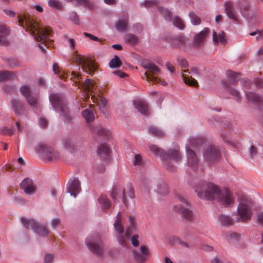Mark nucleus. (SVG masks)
Returning a JSON list of instances; mask_svg holds the SVG:
<instances>
[{
  "instance_id": "obj_53",
  "label": "nucleus",
  "mask_w": 263,
  "mask_h": 263,
  "mask_svg": "<svg viewBox=\"0 0 263 263\" xmlns=\"http://www.w3.org/2000/svg\"><path fill=\"white\" fill-rule=\"evenodd\" d=\"M138 238H139V236L137 234L134 235L131 237V239H130L131 240V242H132V244L134 247H137L139 245V240H138Z\"/></svg>"
},
{
  "instance_id": "obj_27",
  "label": "nucleus",
  "mask_w": 263,
  "mask_h": 263,
  "mask_svg": "<svg viewBox=\"0 0 263 263\" xmlns=\"http://www.w3.org/2000/svg\"><path fill=\"white\" fill-rule=\"evenodd\" d=\"M91 99L94 103H96L101 109H104L106 107L107 103L106 99L103 97L99 96L98 98L95 95H92Z\"/></svg>"
},
{
  "instance_id": "obj_50",
  "label": "nucleus",
  "mask_w": 263,
  "mask_h": 263,
  "mask_svg": "<svg viewBox=\"0 0 263 263\" xmlns=\"http://www.w3.org/2000/svg\"><path fill=\"white\" fill-rule=\"evenodd\" d=\"M159 10L166 20H169L170 21L172 20V13L167 9L161 7L159 8Z\"/></svg>"
},
{
  "instance_id": "obj_17",
  "label": "nucleus",
  "mask_w": 263,
  "mask_h": 263,
  "mask_svg": "<svg viewBox=\"0 0 263 263\" xmlns=\"http://www.w3.org/2000/svg\"><path fill=\"white\" fill-rule=\"evenodd\" d=\"M10 104L15 115L17 116H22L25 115L26 109L22 100L17 98H14L11 100Z\"/></svg>"
},
{
  "instance_id": "obj_48",
  "label": "nucleus",
  "mask_w": 263,
  "mask_h": 263,
  "mask_svg": "<svg viewBox=\"0 0 263 263\" xmlns=\"http://www.w3.org/2000/svg\"><path fill=\"white\" fill-rule=\"evenodd\" d=\"M20 91L25 98L31 95V91L30 87L27 85H23L20 88Z\"/></svg>"
},
{
  "instance_id": "obj_37",
  "label": "nucleus",
  "mask_w": 263,
  "mask_h": 263,
  "mask_svg": "<svg viewBox=\"0 0 263 263\" xmlns=\"http://www.w3.org/2000/svg\"><path fill=\"white\" fill-rule=\"evenodd\" d=\"M149 132L151 134L158 137H162L165 135L164 132L161 129L155 126L149 127Z\"/></svg>"
},
{
  "instance_id": "obj_1",
  "label": "nucleus",
  "mask_w": 263,
  "mask_h": 263,
  "mask_svg": "<svg viewBox=\"0 0 263 263\" xmlns=\"http://www.w3.org/2000/svg\"><path fill=\"white\" fill-rule=\"evenodd\" d=\"M17 18L18 25L33 35L37 42H41L38 46L43 52L45 53L46 49L43 45L49 48L53 43V41L49 39L50 30L48 28L41 27L37 22L28 15L20 14Z\"/></svg>"
},
{
  "instance_id": "obj_15",
  "label": "nucleus",
  "mask_w": 263,
  "mask_h": 263,
  "mask_svg": "<svg viewBox=\"0 0 263 263\" xmlns=\"http://www.w3.org/2000/svg\"><path fill=\"white\" fill-rule=\"evenodd\" d=\"M23 226L27 229L30 228L33 230L39 235L43 236H47L48 231L44 226H41L36 223L33 219H27L22 218L21 219Z\"/></svg>"
},
{
  "instance_id": "obj_36",
  "label": "nucleus",
  "mask_w": 263,
  "mask_h": 263,
  "mask_svg": "<svg viewBox=\"0 0 263 263\" xmlns=\"http://www.w3.org/2000/svg\"><path fill=\"white\" fill-rule=\"evenodd\" d=\"M226 74L229 78V82L231 84L234 85L239 79V74L236 73L231 70H227Z\"/></svg>"
},
{
  "instance_id": "obj_41",
  "label": "nucleus",
  "mask_w": 263,
  "mask_h": 263,
  "mask_svg": "<svg viewBox=\"0 0 263 263\" xmlns=\"http://www.w3.org/2000/svg\"><path fill=\"white\" fill-rule=\"evenodd\" d=\"M122 62L117 55H115L114 58L112 59L109 62V65L110 67L115 68L120 67L121 65Z\"/></svg>"
},
{
  "instance_id": "obj_20",
  "label": "nucleus",
  "mask_w": 263,
  "mask_h": 263,
  "mask_svg": "<svg viewBox=\"0 0 263 263\" xmlns=\"http://www.w3.org/2000/svg\"><path fill=\"white\" fill-rule=\"evenodd\" d=\"M81 190L80 182L78 178H74L69 184L68 191L71 195L76 197Z\"/></svg>"
},
{
  "instance_id": "obj_29",
  "label": "nucleus",
  "mask_w": 263,
  "mask_h": 263,
  "mask_svg": "<svg viewBox=\"0 0 263 263\" xmlns=\"http://www.w3.org/2000/svg\"><path fill=\"white\" fill-rule=\"evenodd\" d=\"M246 96L249 101L254 104H260L262 102L260 97L253 92H246Z\"/></svg>"
},
{
  "instance_id": "obj_60",
  "label": "nucleus",
  "mask_w": 263,
  "mask_h": 263,
  "mask_svg": "<svg viewBox=\"0 0 263 263\" xmlns=\"http://www.w3.org/2000/svg\"><path fill=\"white\" fill-rule=\"evenodd\" d=\"M61 224V220L59 218H55L52 221L51 226L53 228H55L59 226H60Z\"/></svg>"
},
{
  "instance_id": "obj_59",
  "label": "nucleus",
  "mask_w": 263,
  "mask_h": 263,
  "mask_svg": "<svg viewBox=\"0 0 263 263\" xmlns=\"http://www.w3.org/2000/svg\"><path fill=\"white\" fill-rule=\"evenodd\" d=\"M142 162V159L140 155H136L135 156L134 163L135 165H141Z\"/></svg>"
},
{
  "instance_id": "obj_44",
  "label": "nucleus",
  "mask_w": 263,
  "mask_h": 263,
  "mask_svg": "<svg viewBox=\"0 0 263 263\" xmlns=\"http://www.w3.org/2000/svg\"><path fill=\"white\" fill-rule=\"evenodd\" d=\"M53 70L55 74H58L59 77L62 79L65 80V79L67 77V74L62 72L61 73L60 67H59L57 63H54L53 65Z\"/></svg>"
},
{
  "instance_id": "obj_5",
  "label": "nucleus",
  "mask_w": 263,
  "mask_h": 263,
  "mask_svg": "<svg viewBox=\"0 0 263 263\" xmlns=\"http://www.w3.org/2000/svg\"><path fill=\"white\" fill-rule=\"evenodd\" d=\"M49 101L54 110L60 113L63 120L69 121L71 116L64 97L59 93H52L49 95Z\"/></svg>"
},
{
  "instance_id": "obj_46",
  "label": "nucleus",
  "mask_w": 263,
  "mask_h": 263,
  "mask_svg": "<svg viewBox=\"0 0 263 263\" xmlns=\"http://www.w3.org/2000/svg\"><path fill=\"white\" fill-rule=\"evenodd\" d=\"M173 23L174 26L178 27L179 29H182L184 27V25L182 21L177 16H175L173 17Z\"/></svg>"
},
{
  "instance_id": "obj_30",
  "label": "nucleus",
  "mask_w": 263,
  "mask_h": 263,
  "mask_svg": "<svg viewBox=\"0 0 263 263\" xmlns=\"http://www.w3.org/2000/svg\"><path fill=\"white\" fill-rule=\"evenodd\" d=\"M110 151L109 147L106 144H101L98 147V153L103 159H106Z\"/></svg>"
},
{
  "instance_id": "obj_9",
  "label": "nucleus",
  "mask_w": 263,
  "mask_h": 263,
  "mask_svg": "<svg viewBox=\"0 0 263 263\" xmlns=\"http://www.w3.org/2000/svg\"><path fill=\"white\" fill-rule=\"evenodd\" d=\"M176 197L183 205H175V211L181 215L183 219L189 221H193L194 215L191 210V206L189 202L180 194H177Z\"/></svg>"
},
{
  "instance_id": "obj_52",
  "label": "nucleus",
  "mask_w": 263,
  "mask_h": 263,
  "mask_svg": "<svg viewBox=\"0 0 263 263\" xmlns=\"http://www.w3.org/2000/svg\"><path fill=\"white\" fill-rule=\"evenodd\" d=\"M78 6H89L90 5L89 0H74Z\"/></svg>"
},
{
  "instance_id": "obj_14",
  "label": "nucleus",
  "mask_w": 263,
  "mask_h": 263,
  "mask_svg": "<svg viewBox=\"0 0 263 263\" xmlns=\"http://www.w3.org/2000/svg\"><path fill=\"white\" fill-rule=\"evenodd\" d=\"M252 202L250 200H242L238 206L237 212L242 221L249 220L252 215Z\"/></svg>"
},
{
  "instance_id": "obj_2",
  "label": "nucleus",
  "mask_w": 263,
  "mask_h": 263,
  "mask_svg": "<svg viewBox=\"0 0 263 263\" xmlns=\"http://www.w3.org/2000/svg\"><path fill=\"white\" fill-rule=\"evenodd\" d=\"M198 196L206 200H217L224 205L232 204L234 198L232 193L227 189L220 190L216 185L212 183H208L201 192L198 193Z\"/></svg>"
},
{
  "instance_id": "obj_61",
  "label": "nucleus",
  "mask_w": 263,
  "mask_h": 263,
  "mask_svg": "<svg viewBox=\"0 0 263 263\" xmlns=\"http://www.w3.org/2000/svg\"><path fill=\"white\" fill-rule=\"evenodd\" d=\"M176 40L180 43L179 45H182L185 43V37L183 36L178 35L176 36Z\"/></svg>"
},
{
  "instance_id": "obj_47",
  "label": "nucleus",
  "mask_w": 263,
  "mask_h": 263,
  "mask_svg": "<svg viewBox=\"0 0 263 263\" xmlns=\"http://www.w3.org/2000/svg\"><path fill=\"white\" fill-rule=\"evenodd\" d=\"M223 235L226 238L231 240H237L239 238V235L237 233L231 231L225 232L223 233Z\"/></svg>"
},
{
  "instance_id": "obj_18",
  "label": "nucleus",
  "mask_w": 263,
  "mask_h": 263,
  "mask_svg": "<svg viewBox=\"0 0 263 263\" xmlns=\"http://www.w3.org/2000/svg\"><path fill=\"white\" fill-rule=\"evenodd\" d=\"M149 255L148 248L145 246H142L140 248V251H133V255L135 259L138 263H143L147 257Z\"/></svg>"
},
{
  "instance_id": "obj_43",
  "label": "nucleus",
  "mask_w": 263,
  "mask_h": 263,
  "mask_svg": "<svg viewBox=\"0 0 263 263\" xmlns=\"http://www.w3.org/2000/svg\"><path fill=\"white\" fill-rule=\"evenodd\" d=\"M189 16L193 25H198L201 23V19L194 12H190Z\"/></svg>"
},
{
  "instance_id": "obj_4",
  "label": "nucleus",
  "mask_w": 263,
  "mask_h": 263,
  "mask_svg": "<svg viewBox=\"0 0 263 263\" xmlns=\"http://www.w3.org/2000/svg\"><path fill=\"white\" fill-rule=\"evenodd\" d=\"M149 149L156 155H159L162 157V161L166 168L172 172L174 170V165L172 162L173 160L178 162L181 159V156L179 152V146L176 144L174 148L170 149L167 153L164 152L163 150L159 149L156 145H151L149 146Z\"/></svg>"
},
{
  "instance_id": "obj_38",
  "label": "nucleus",
  "mask_w": 263,
  "mask_h": 263,
  "mask_svg": "<svg viewBox=\"0 0 263 263\" xmlns=\"http://www.w3.org/2000/svg\"><path fill=\"white\" fill-rule=\"evenodd\" d=\"M14 76V74L12 72L8 71H0V82L10 80Z\"/></svg>"
},
{
  "instance_id": "obj_10",
  "label": "nucleus",
  "mask_w": 263,
  "mask_h": 263,
  "mask_svg": "<svg viewBox=\"0 0 263 263\" xmlns=\"http://www.w3.org/2000/svg\"><path fill=\"white\" fill-rule=\"evenodd\" d=\"M72 78H76L78 82H76L78 85V87L80 88L84 89L85 91V95L84 96V100L85 101L89 99V93H92L94 92L95 90L97 88L95 82L90 79H86L84 82L82 80V78L80 77L79 74H78L76 72H72L71 73Z\"/></svg>"
},
{
  "instance_id": "obj_12",
  "label": "nucleus",
  "mask_w": 263,
  "mask_h": 263,
  "mask_svg": "<svg viewBox=\"0 0 263 263\" xmlns=\"http://www.w3.org/2000/svg\"><path fill=\"white\" fill-rule=\"evenodd\" d=\"M36 151L45 161L56 160L60 157L58 151L45 144H39L36 147Z\"/></svg>"
},
{
  "instance_id": "obj_23",
  "label": "nucleus",
  "mask_w": 263,
  "mask_h": 263,
  "mask_svg": "<svg viewBox=\"0 0 263 263\" xmlns=\"http://www.w3.org/2000/svg\"><path fill=\"white\" fill-rule=\"evenodd\" d=\"M225 11L228 16L235 22H238L237 16L235 13L233 4L230 2L224 4Z\"/></svg>"
},
{
  "instance_id": "obj_28",
  "label": "nucleus",
  "mask_w": 263,
  "mask_h": 263,
  "mask_svg": "<svg viewBox=\"0 0 263 263\" xmlns=\"http://www.w3.org/2000/svg\"><path fill=\"white\" fill-rule=\"evenodd\" d=\"M213 41L215 44L218 42H220L221 44H225L226 42L225 33L223 31H221L217 34L216 32H213Z\"/></svg>"
},
{
  "instance_id": "obj_39",
  "label": "nucleus",
  "mask_w": 263,
  "mask_h": 263,
  "mask_svg": "<svg viewBox=\"0 0 263 263\" xmlns=\"http://www.w3.org/2000/svg\"><path fill=\"white\" fill-rule=\"evenodd\" d=\"M231 127L228 125L227 127H224V129H222V132L221 133V137L223 140L227 143H230V140L229 139V135L230 134V129Z\"/></svg>"
},
{
  "instance_id": "obj_57",
  "label": "nucleus",
  "mask_w": 263,
  "mask_h": 263,
  "mask_svg": "<svg viewBox=\"0 0 263 263\" xmlns=\"http://www.w3.org/2000/svg\"><path fill=\"white\" fill-rule=\"evenodd\" d=\"M254 83L258 88L263 87V79L260 78H256L254 79Z\"/></svg>"
},
{
  "instance_id": "obj_22",
  "label": "nucleus",
  "mask_w": 263,
  "mask_h": 263,
  "mask_svg": "<svg viewBox=\"0 0 263 263\" xmlns=\"http://www.w3.org/2000/svg\"><path fill=\"white\" fill-rule=\"evenodd\" d=\"M209 33V29L205 28L198 34H196L194 40L195 45L197 46L202 45Z\"/></svg>"
},
{
  "instance_id": "obj_45",
  "label": "nucleus",
  "mask_w": 263,
  "mask_h": 263,
  "mask_svg": "<svg viewBox=\"0 0 263 263\" xmlns=\"http://www.w3.org/2000/svg\"><path fill=\"white\" fill-rule=\"evenodd\" d=\"M48 4L50 7L55 9L61 10L63 7L61 3L58 0H49Z\"/></svg>"
},
{
  "instance_id": "obj_64",
  "label": "nucleus",
  "mask_w": 263,
  "mask_h": 263,
  "mask_svg": "<svg viewBox=\"0 0 263 263\" xmlns=\"http://www.w3.org/2000/svg\"><path fill=\"white\" fill-rule=\"evenodd\" d=\"M156 4L157 1H145L144 2V5L145 7H149Z\"/></svg>"
},
{
  "instance_id": "obj_33",
  "label": "nucleus",
  "mask_w": 263,
  "mask_h": 263,
  "mask_svg": "<svg viewBox=\"0 0 263 263\" xmlns=\"http://www.w3.org/2000/svg\"><path fill=\"white\" fill-rule=\"evenodd\" d=\"M99 203L101 204L103 210L108 209L111 205L110 200L105 196L102 195L98 199Z\"/></svg>"
},
{
  "instance_id": "obj_3",
  "label": "nucleus",
  "mask_w": 263,
  "mask_h": 263,
  "mask_svg": "<svg viewBox=\"0 0 263 263\" xmlns=\"http://www.w3.org/2000/svg\"><path fill=\"white\" fill-rule=\"evenodd\" d=\"M129 226L127 228L125 233H124V228L122 226V219L120 212L117 215V219L114 223V227L116 231V238L119 243L124 247H127L129 245V238L132 234V231L136 229V218L134 216H128Z\"/></svg>"
},
{
  "instance_id": "obj_19",
  "label": "nucleus",
  "mask_w": 263,
  "mask_h": 263,
  "mask_svg": "<svg viewBox=\"0 0 263 263\" xmlns=\"http://www.w3.org/2000/svg\"><path fill=\"white\" fill-rule=\"evenodd\" d=\"M20 187L27 194L31 195L36 191V187L32 180L28 178L24 179L20 184Z\"/></svg>"
},
{
  "instance_id": "obj_7",
  "label": "nucleus",
  "mask_w": 263,
  "mask_h": 263,
  "mask_svg": "<svg viewBox=\"0 0 263 263\" xmlns=\"http://www.w3.org/2000/svg\"><path fill=\"white\" fill-rule=\"evenodd\" d=\"M141 64L143 67L147 69V70L144 73V78L149 83H160L164 86L167 84V83L165 81H162L156 77V76L160 73V70L155 64L148 61H143Z\"/></svg>"
},
{
  "instance_id": "obj_58",
  "label": "nucleus",
  "mask_w": 263,
  "mask_h": 263,
  "mask_svg": "<svg viewBox=\"0 0 263 263\" xmlns=\"http://www.w3.org/2000/svg\"><path fill=\"white\" fill-rule=\"evenodd\" d=\"M120 190L118 188L115 187L113 189L111 193V197L114 199H116L118 196L120 194Z\"/></svg>"
},
{
  "instance_id": "obj_11",
  "label": "nucleus",
  "mask_w": 263,
  "mask_h": 263,
  "mask_svg": "<svg viewBox=\"0 0 263 263\" xmlns=\"http://www.w3.org/2000/svg\"><path fill=\"white\" fill-rule=\"evenodd\" d=\"M74 62L81 65L82 70L90 74H92L97 69V65L91 58L80 54H76L73 57Z\"/></svg>"
},
{
  "instance_id": "obj_6",
  "label": "nucleus",
  "mask_w": 263,
  "mask_h": 263,
  "mask_svg": "<svg viewBox=\"0 0 263 263\" xmlns=\"http://www.w3.org/2000/svg\"><path fill=\"white\" fill-rule=\"evenodd\" d=\"M202 143V140L200 138H196L191 139L189 145L186 146L187 165L195 172L198 168V159L195 153L190 148V147H198L201 145Z\"/></svg>"
},
{
  "instance_id": "obj_24",
  "label": "nucleus",
  "mask_w": 263,
  "mask_h": 263,
  "mask_svg": "<svg viewBox=\"0 0 263 263\" xmlns=\"http://www.w3.org/2000/svg\"><path fill=\"white\" fill-rule=\"evenodd\" d=\"M9 33V29L5 24H0V44L7 45L8 40L6 36Z\"/></svg>"
},
{
  "instance_id": "obj_51",
  "label": "nucleus",
  "mask_w": 263,
  "mask_h": 263,
  "mask_svg": "<svg viewBox=\"0 0 263 263\" xmlns=\"http://www.w3.org/2000/svg\"><path fill=\"white\" fill-rule=\"evenodd\" d=\"M0 132L2 134L5 135L8 134L12 136L14 134V130L12 129H9L7 127H3L0 129Z\"/></svg>"
},
{
  "instance_id": "obj_54",
  "label": "nucleus",
  "mask_w": 263,
  "mask_h": 263,
  "mask_svg": "<svg viewBox=\"0 0 263 263\" xmlns=\"http://www.w3.org/2000/svg\"><path fill=\"white\" fill-rule=\"evenodd\" d=\"M84 35L87 37H89L91 40H93V41H97V42H101L103 41V40L99 39L98 37L95 36H94L91 34H89L88 33H87V32H84Z\"/></svg>"
},
{
  "instance_id": "obj_21",
  "label": "nucleus",
  "mask_w": 263,
  "mask_h": 263,
  "mask_svg": "<svg viewBox=\"0 0 263 263\" xmlns=\"http://www.w3.org/2000/svg\"><path fill=\"white\" fill-rule=\"evenodd\" d=\"M127 197L130 199H133L135 197L134 189L130 184H128L122 192L123 202L126 206L127 205Z\"/></svg>"
},
{
  "instance_id": "obj_62",
  "label": "nucleus",
  "mask_w": 263,
  "mask_h": 263,
  "mask_svg": "<svg viewBox=\"0 0 263 263\" xmlns=\"http://www.w3.org/2000/svg\"><path fill=\"white\" fill-rule=\"evenodd\" d=\"M257 221L258 223L263 224V212L257 214Z\"/></svg>"
},
{
  "instance_id": "obj_16",
  "label": "nucleus",
  "mask_w": 263,
  "mask_h": 263,
  "mask_svg": "<svg viewBox=\"0 0 263 263\" xmlns=\"http://www.w3.org/2000/svg\"><path fill=\"white\" fill-rule=\"evenodd\" d=\"M221 156L219 148L215 146L211 145L205 150L203 154L204 159L209 162H215L219 160Z\"/></svg>"
},
{
  "instance_id": "obj_26",
  "label": "nucleus",
  "mask_w": 263,
  "mask_h": 263,
  "mask_svg": "<svg viewBox=\"0 0 263 263\" xmlns=\"http://www.w3.org/2000/svg\"><path fill=\"white\" fill-rule=\"evenodd\" d=\"M136 108L142 114L147 115L148 107L147 103L143 100H137L134 102Z\"/></svg>"
},
{
  "instance_id": "obj_35",
  "label": "nucleus",
  "mask_w": 263,
  "mask_h": 263,
  "mask_svg": "<svg viewBox=\"0 0 263 263\" xmlns=\"http://www.w3.org/2000/svg\"><path fill=\"white\" fill-rule=\"evenodd\" d=\"M223 86L229 91L230 94L235 97L237 101H239L240 95L238 91L232 88L227 82L223 83Z\"/></svg>"
},
{
  "instance_id": "obj_63",
  "label": "nucleus",
  "mask_w": 263,
  "mask_h": 263,
  "mask_svg": "<svg viewBox=\"0 0 263 263\" xmlns=\"http://www.w3.org/2000/svg\"><path fill=\"white\" fill-rule=\"evenodd\" d=\"M68 42L70 45L71 50H73L75 48L76 42L73 39L70 38L68 40Z\"/></svg>"
},
{
  "instance_id": "obj_55",
  "label": "nucleus",
  "mask_w": 263,
  "mask_h": 263,
  "mask_svg": "<svg viewBox=\"0 0 263 263\" xmlns=\"http://www.w3.org/2000/svg\"><path fill=\"white\" fill-rule=\"evenodd\" d=\"M54 256L52 254H47L45 256L44 263H52Z\"/></svg>"
},
{
  "instance_id": "obj_25",
  "label": "nucleus",
  "mask_w": 263,
  "mask_h": 263,
  "mask_svg": "<svg viewBox=\"0 0 263 263\" xmlns=\"http://www.w3.org/2000/svg\"><path fill=\"white\" fill-rule=\"evenodd\" d=\"M91 130L93 134L101 137H107L110 135L109 131L103 128L100 124L93 126Z\"/></svg>"
},
{
  "instance_id": "obj_31",
  "label": "nucleus",
  "mask_w": 263,
  "mask_h": 263,
  "mask_svg": "<svg viewBox=\"0 0 263 263\" xmlns=\"http://www.w3.org/2000/svg\"><path fill=\"white\" fill-rule=\"evenodd\" d=\"M221 224L224 226H230L234 224V222L232 218L228 215H220L218 218Z\"/></svg>"
},
{
  "instance_id": "obj_13",
  "label": "nucleus",
  "mask_w": 263,
  "mask_h": 263,
  "mask_svg": "<svg viewBox=\"0 0 263 263\" xmlns=\"http://www.w3.org/2000/svg\"><path fill=\"white\" fill-rule=\"evenodd\" d=\"M177 62L178 64L181 67V71H182V78L183 81L187 85L191 86H198V82L197 81L192 78V77H189V74L190 73V71L188 69H184L183 68H186L188 67L189 64L187 62L185 59L183 58H178L177 60Z\"/></svg>"
},
{
  "instance_id": "obj_42",
  "label": "nucleus",
  "mask_w": 263,
  "mask_h": 263,
  "mask_svg": "<svg viewBox=\"0 0 263 263\" xmlns=\"http://www.w3.org/2000/svg\"><path fill=\"white\" fill-rule=\"evenodd\" d=\"M124 39L126 42L132 44H136L138 41V39L136 35L130 33L125 34Z\"/></svg>"
},
{
  "instance_id": "obj_40",
  "label": "nucleus",
  "mask_w": 263,
  "mask_h": 263,
  "mask_svg": "<svg viewBox=\"0 0 263 263\" xmlns=\"http://www.w3.org/2000/svg\"><path fill=\"white\" fill-rule=\"evenodd\" d=\"M80 141L77 143L74 139H67L64 141V145L65 147L71 151L75 149V144L80 145Z\"/></svg>"
},
{
  "instance_id": "obj_32",
  "label": "nucleus",
  "mask_w": 263,
  "mask_h": 263,
  "mask_svg": "<svg viewBox=\"0 0 263 263\" xmlns=\"http://www.w3.org/2000/svg\"><path fill=\"white\" fill-rule=\"evenodd\" d=\"M128 17L120 20L116 24L117 30L122 32H125L128 27Z\"/></svg>"
},
{
  "instance_id": "obj_8",
  "label": "nucleus",
  "mask_w": 263,
  "mask_h": 263,
  "mask_svg": "<svg viewBox=\"0 0 263 263\" xmlns=\"http://www.w3.org/2000/svg\"><path fill=\"white\" fill-rule=\"evenodd\" d=\"M88 248L98 256L102 257L104 254V245L101 237L99 234H95L88 237L85 241Z\"/></svg>"
},
{
  "instance_id": "obj_49",
  "label": "nucleus",
  "mask_w": 263,
  "mask_h": 263,
  "mask_svg": "<svg viewBox=\"0 0 263 263\" xmlns=\"http://www.w3.org/2000/svg\"><path fill=\"white\" fill-rule=\"evenodd\" d=\"M26 99L28 103V104L33 107H37L38 103L37 99L35 97H33L32 95H30Z\"/></svg>"
},
{
  "instance_id": "obj_34",
  "label": "nucleus",
  "mask_w": 263,
  "mask_h": 263,
  "mask_svg": "<svg viewBox=\"0 0 263 263\" xmlns=\"http://www.w3.org/2000/svg\"><path fill=\"white\" fill-rule=\"evenodd\" d=\"M82 115L87 123L91 122L95 120V116L92 110L86 109L82 111Z\"/></svg>"
},
{
  "instance_id": "obj_56",
  "label": "nucleus",
  "mask_w": 263,
  "mask_h": 263,
  "mask_svg": "<svg viewBox=\"0 0 263 263\" xmlns=\"http://www.w3.org/2000/svg\"><path fill=\"white\" fill-rule=\"evenodd\" d=\"M39 124L41 127L44 128L47 125L48 121L44 118H40L39 120Z\"/></svg>"
}]
</instances>
